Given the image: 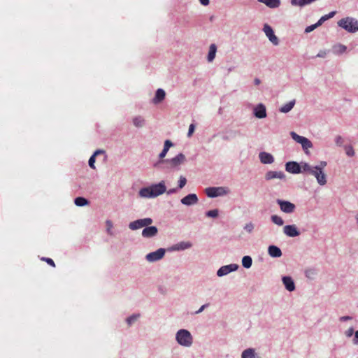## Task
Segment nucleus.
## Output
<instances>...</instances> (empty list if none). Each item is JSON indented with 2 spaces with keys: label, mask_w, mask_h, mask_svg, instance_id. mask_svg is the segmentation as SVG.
Segmentation results:
<instances>
[{
  "label": "nucleus",
  "mask_w": 358,
  "mask_h": 358,
  "mask_svg": "<svg viewBox=\"0 0 358 358\" xmlns=\"http://www.w3.org/2000/svg\"><path fill=\"white\" fill-rule=\"evenodd\" d=\"M302 167L304 173L314 176L320 185L324 186L327 184V174L324 173V171H322L315 166H311L307 162H302Z\"/></svg>",
  "instance_id": "1"
},
{
  "label": "nucleus",
  "mask_w": 358,
  "mask_h": 358,
  "mask_svg": "<svg viewBox=\"0 0 358 358\" xmlns=\"http://www.w3.org/2000/svg\"><path fill=\"white\" fill-rule=\"evenodd\" d=\"M166 192V186L164 182L151 185L150 187L142 188L139 191L141 197L152 198L157 197Z\"/></svg>",
  "instance_id": "2"
},
{
  "label": "nucleus",
  "mask_w": 358,
  "mask_h": 358,
  "mask_svg": "<svg viewBox=\"0 0 358 358\" xmlns=\"http://www.w3.org/2000/svg\"><path fill=\"white\" fill-rule=\"evenodd\" d=\"M338 25L349 33L358 31V20L351 17L342 18L338 22Z\"/></svg>",
  "instance_id": "3"
},
{
  "label": "nucleus",
  "mask_w": 358,
  "mask_h": 358,
  "mask_svg": "<svg viewBox=\"0 0 358 358\" xmlns=\"http://www.w3.org/2000/svg\"><path fill=\"white\" fill-rule=\"evenodd\" d=\"M177 342L182 346L189 347L193 343V338L190 332L186 329H180L176 336Z\"/></svg>",
  "instance_id": "4"
},
{
  "label": "nucleus",
  "mask_w": 358,
  "mask_h": 358,
  "mask_svg": "<svg viewBox=\"0 0 358 358\" xmlns=\"http://www.w3.org/2000/svg\"><path fill=\"white\" fill-rule=\"evenodd\" d=\"M290 136L292 139L294 140L296 143H300L302 146V148L306 154H308V149L312 148L313 145L312 142L306 137L299 136L294 131L290 132Z\"/></svg>",
  "instance_id": "5"
},
{
  "label": "nucleus",
  "mask_w": 358,
  "mask_h": 358,
  "mask_svg": "<svg viewBox=\"0 0 358 358\" xmlns=\"http://www.w3.org/2000/svg\"><path fill=\"white\" fill-rule=\"evenodd\" d=\"M302 162L298 163L296 162H288L285 164V170L293 174H299L301 173H304L303 169L302 167Z\"/></svg>",
  "instance_id": "6"
},
{
  "label": "nucleus",
  "mask_w": 358,
  "mask_h": 358,
  "mask_svg": "<svg viewBox=\"0 0 358 358\" xmlns=\"http://www.w3.org/2000/svg\"><path fill=\"white\" fill-rule=\"evenodd\" d=\"M152 223L151 218L139 219L129 223V227L131 230H136L140 228L148 227Z\"/></svg>",
  "instance_id": "7"
},
{
  "label": "nucleus",
  "mask_w": 358,
  "mask_h": 358,
  "mask_svg": "<svg viewBox=\"0 0 358 358\" xmlns=\"http://www.w3.org/2000/svg\"><path fill=\"white\" fill-rule=\"evenodd\" d=\"M263 31L265 33L266 36L268 37L269 41L275 45H278L279 43V39L275 35L274 31L272 29V27L265 24L264 25Z\"/></svg>",
  "instance_id": "8"
},
{
  "label": "nucleus",
  "mask_w": 358,
  "mask_h": 358,
  "mask_svg": "<svg viewBox=\"0 0 358 358\" xmlns=\"http://www.w3.org/2000/svg\"><path fill=\"white\" fill-rule=\"evenodd\" d=\"M277 203L280 206V210L285 213H292L296 208V206L294 203L287 201L278 199Z\"/></svg>",
  "instance_id": "9"
},
{
  "label": "nucleus",
  "mask_w": 358,
  "mask_h": 358,
  "mask_svg": "<svg viewBox=\"0 0 358 358\" xmlns=\"http://www.w3.org/2000/svg\"><path fill=\"white\" fill-rule=\"evenodd\" d=\"M165 255V250L159 248L155 252H150L146 255V259L150 262L158 261L163 258Z\"/></svg>",
  "instance_id": "10"
},
{
  "label": "nucleus",
  "mask_w": 358,
  "mask_h": 358,
  "mask_svg": "<svg viewBox=\"0 0 358 358\" xmlns=\"http://www.w3.org/2000/svg\"><path fill=\"white\" fill-rule=\"evenodd\" d=\"M253 114L257 118H265L266 117V106L263 103L257 104L254 108Z\"/></svg>",
  "instance_id": "11"
},
{
  "label": "nucleus",
  "mask_w": 358,
  "mask_h": 358,
  "mask_svg": "<svg viewBox=\"0 0 358 358\" xmlns=\"http://www.w3.org/2000/svg\"><path fill=\"white\" fill-rule=\"evenodd\" d=\"M283 232L289 237H296L300 234V232L294 224L285 226Z\"/></svg>",
  "instance_id": "12"
},
{
  "label": "nucleus",
  "mask_w": 358,
  "mask_h": 358,
  "mask_svg": "<svg viewBox=\"0 0 358 358\" xmlns=\"http://www.w3.org/2000/svg\"><path fill=\"white\" fill-rule=\"evenodd\" d=\"M224 192L223 187H208L205 189V193L208 197L213 198L220 196Z\"/></svg>",
  "instance_id": "13"
},
{
  "label": "nucleus",
  "mask_w": 358,
  "mask_h": 358,
  "mask_svg": "<svg viewBox=\"0 0 358 358\" xmlns=\"http://www.w3.org/2000/svg\"><path fill=\"white\" fill-rule=\"evenodd\" d=\"M198 201L196 194H189L181 199V203L185 206H192L197 203Z\"/></svg>",
  "instance_id": "14"
},
{
  "label": "nucleus",
  "mask_w": 358,
  "mask_h": 358,
  "mask_svg": "<svg viewBox=\"0 0 358 358\" xmlns=\"http://www.w3.org/2000/svg\"><path fill=\"white\" fill-rule=\"evenodd\" d=\"M278 178L280 180L285 179V175L282 171H269L265 174V179L270 180L272 179Z\"/></svg>",
  "instance_id": "15"
},
{
  "label": "nucleus",
  "mask_w": 358,
  "mask_h": 358,
  "mask_svg": "<svg viewBox=\"0 0 358 358\" xmlns=\"http://www.w3.org/2000/svg\"><path fill=\"white\" fill-rule=\"evenodd\" d=\"M158 232V229L155 226L146 227L142 231V236L145 238H151L157 235Z\"/></svg>",
  "instance_id": "16"
},
{
  "label": "nucleus",
  "mask_w": 358,
  "mask_h": 358,
  "mask_svg": "<svg viewBox=\"0 0 358 358\" xmlns=\"http://www.w3.org/2000/svg\"><path fill=\"white\" fill-rule=\"evenodd\" d=\"M260 162L264 164H270L274 162L273 155L266 152H261L259 154Z\"/></svg>",
  "instance_id": "17"
},
{
  "label": "nucleus",
  "mask_w": 358,
  "mask_h": 358,
  "mask_svg": "<svg viewBox=\"0 0 358 358\" xmlns=\"http://www.w3.org/2000/svg\"><path fill=\"white\" fill-rule=\"evenodd\" d=\"M185 160V157L183 154L180 153L175 157L172 158L169 163L171 164V166L176 167L183 163Z\"/></svg>",
  "instance_id": "18"
},
{
  "label": "nucleus",
  "mask_w": 358,
  "mask_h": 358,
  "mask_svg": "<svg viewBox=\"0 0 358 358\" xmlns=\"http://www.w3.org/2000/svg\"><path fill=\"white\" fill-rule=\"evenodd\" d=\"M282 282L285 287V288L289 291L292 292L295 289V285L294 280L289 276H284L282 277Z\"/></svg>",
  "instance_id": "19"
},
{
  "label": "nucleus",
  "mask_w": 358,
  "mask_h": 358,
  "mask_svg": "<svg viewBox=\"0 0 358 358\" xmlns=\"http://www.w3.org/2000/svg\"><path fill=\"white\" fill-rule=\"evenodd\" d=\"M268 255L274 258L280 257L282 256L281 250L275 245H270L268 248Z\"/></svg>",
  "instance_id": "20"
},
{
  "label": "nucleus",
  "mask_w": 358,
  "mask_h": 358,
  "mask_svg": "<svg viewBox=\"0 0 358 358\" xmlns=\"http://www.w3.org/2000/svg\"><path fill=\"white\" fill-rule=\"evenodd\" d=\"M166 93L164 90L162 89H158L156 91L155 96L152 100V102L155 104H157L161 103L165 98Z\"/></svg>",
  "instance_id": "21"
},
{
  "label": "nucleus",
  "mask_w": 358,
  "mask_h": 358,
  "mask_svg": "<svg viewBox=\"0 0 358 358\" xmlns=\"http://www.w3.org/2000/svg\"><path fill=\"white\" fill-rule=\"evenodd\" d=\"M241 358H260V357L255 352V349L248 348L242 352Z\"/></svg>",
  "instance_id": "22"
},
{
  "label": "nucleus",
  "mask_w": 358,
  "mask_h": 358,
  "mask_svg": "<svg viewBox=\"0 0 358 358\" xmlns=\"http://www.w3.org/2000/svg\"><path fill=\"white\" fill-rule=\"evenodd\" d=\"M271 8H275L280 6V0H259Z\"/></svg>",
  "instance_id": "23"
},
{
  "label": "nucleus",
  "mask_w": 358,
  "mask_h": 358,
  "mask_svg": "<svg viewBox=\"0 0 358 358\" xmlns=\"http://www.w3.org/2000/svg\"><path fill=\"white\" fill-rule=\"evenodd\" d=\"M294 105H295V100L294 99L292 101H290L285 105L282 106V107H280L279 110L281 113H287L289 112L293 108Z\"/></svg>",
  "instance_id": "24"
},
{
  "label": "nucleus",
  "mask_w": 358,
  "mask_h": 358,
  "mask_svg": "<svg viewBox=\"0 0 358 358\" xmlns=\"http://www.w3.org/2000/svg\"><path fill=\"white\" fill-rule=\"evenodd\" d=\"M216 51H217L216 45L215 44H211L209 48V51H208V57H207V59L209 62H211L214 59V58L215 57Z\"/></svg>",
  "instance_id": "25"
},
{
  "label": "nucleus",
  "mask_w": 358,
  "mask_h": 358,
  "mask_svg": "<svg viewBox=\"0 0 358 358\" xmlns=\"http://www.w3.org/2000/svg\"><path fill=\"white\" fill-rule=\"evenodd\" d=\"M173 145L172 142L170 140H166L164 142V149L159 154V158L162 159L164 158L167 152L169 151V148Z\"/></svg>",
  "instance_id": "26"
},
{
  "label": "nucleus",
  "mask_w": 358,
  "mask_h": 358,
  "mask_svg": "<svg viewBox=\"0 0 358 358\" xmlns=\"http://www.w3.org/2000/svg\"><path fill=\"white\" fill-rule=\"evenodd\" d=\"M103 150H98L94 152V153L90 157V159H89V166L93 169H95V166H94V163H95V157L96 155L101 154V153H103Z\"/></svg>",
  "instance_id": "27"
},
{
  "label": "nucleus",
  "mask_w": 358,
  "mask_h": 358,
  "mask_svg": "<svg viewBox=\"0 0 358 358\" xmlns=\"http://www.w3.org/2000/svg\"><path fill=\"white\" fill-rule=\"evenodd\" d=\"M252 264V259L250 256H244L242 259V265L245 268L251 267Z\"/></svg>",
  "instance_id": "28"
},
{
  "label": "nucleus",
  "mask_w": 358,
  "mask_h": 358,
  "mask_svg": "<svg viewBox=\"0 0 358 358\" xmlns=\"http://www.w3.org/2000/svg\"><path fill=\"white\" fill-rule=\"evenodd\" d=\"M74 203L78 206H84L88 204L89 201L84 197H77L75 199Z\"/></svg>",
  "instance_id": "29"
},
{
  "label": "nucleus",
  "mask_w": 358,
  "mask_h": 358,
  "mask_svg": "<svg viewBox=\"0 0 358 358\" xmlns=\"http://www.w3.org/2000/svg\"><path fill=\"white\" fill-rule=\"evenodd\" d=\"M271 219L274 224L278 226H282L284 224L283 220L278 215H273L271 217Z\"/></svg>",
  "instance_id": "30"
},
{
  "label": "nucleus",
  "mask_w": 358,
  "mask_h": 358,
  "mask_svg": "<svg viewBox=\"0 0 358 358\" xmlns=\"http://www.w3.org/2000/svg\"><path fill=\"white\" fill-rule=\"evenodd\" d=\"M133 123L136 127H141L143 126L144 119L141 116L136 117L133 119Z\"/></svg>",
  "instance_id": "31"
},
{
  "label": "nucleus",
  "mask_w": 358,
  "mask_h": 358,
  "mask_svg": "<svg viewBox=\"0 0 358 358\" xmlns=\"http://www.w3.org/2000/svg\"><path fill=\"white\" fill-rule=\"evenodd\" d=\"M238 268V265L236 264H231L229 265H225V275L227 273L236 271Z\"/></svg>",
  "instance_id": "32"
},
{
  "label": "nucleus",
  "mask_w": 358,
  "mask_h": 358,
  "mask_svg": "<svg viewBox=\"0 0 358 358\" xmlns=\"http://www.w3.org/2000/svg\"><path fill=\"white\" fill-rule=\"evenodd\" d=\"M218 215H219V210L217 209L208 210L206 213V216L207 217L217 218L218 217Z\"/></svg>",
  "instance_id": "33"
},
{
  "label": "nucleus",
  "mask_w": 358,
  "mask_h": 358,
  "mask_svg": "<svg viewBox=\"0 0 358 358\" xmlns=\"http://www.w3.org/2000/svg\"><path fill=\"white\" fill-rule=\"evenodd\" d=\"M191 246L192 244L189 242H181L176 245V249L185 250L187 248H189Z\"/></svg>",
  "instance_id": "34"
},
{
  "label": "nucleus",
  "mask_w": 358,
  "mask_h": 358,
  "mask_svg": "<svg viewBox=\"0 0 358 358\" xmlns=\"http://www.w3.org/2000/svg\"><path fill=\"white\" fill-rule=\"evenodd\" d=\"M106 231H107L108 234H109L110 236H113V232L112 231V229L113 227V222L110 220H106Z\"/></svg>",
  "instance_id": "35"
},
{
  "label": "nucleus",
  "mask_w": 358,
  "mask_h": 358,
  "mask_svg": "<svg viewBox=\"0 0 358 358\" xmlns=\"http://www.w3.org/2000/svg\"><path fill=\"white\" fill-rule=\"evenodd\" d=\"M334 49L336 52L341 54V53H343L345 52L347 48L344 45L339 44V45L335 46Z\"/></svg>",
  "instance_id": "36"
},
{
  "label": "nucleus",
  "mask_w": 358,
  "mask_h": 358,
  "mask_svg": "<svg viewBox=\"0 0 358 358\" xmlns=\"http://www.w3.org/2000/svg\"><path fill=\"white\" fill-rule=\"evenodd\" d=\"M140 317L139 314L133 315L127 319V322L129 325L133 324Z\"/></svg>",
  "instance_id": "37"
},
{
  "label": "nucleus",
  "mask_w": 358,
  "mask_h": 358,
  "mask_svg": "<svg viewBox=\"0 0 358 358\" xmlns=\"http://www.w3.org/2000/svg\"><path fill=\"white\" fill-rule=\"evenodd\" d=\"M345 153L349 157H352L355 155V151L351 145L345 147Z\"/></svg>",
  "instance_id": "38"
},
{
  "label": "nucleus",
  "mask_w": 358,
  "mask_h": 358,
  "mask_svg": "<svg viewBox=\"0 0 358 358\" xmlns=\"http://www.w3.org/2000/svg\"><path fill=\"white\" fill-rule=\"evenodd\" d=\"M244 229L248 233H251L253 231V229H254V224L252 222L248 223L244 227Z\"/></svg>",
  "instance_id": "39"
},
{
  "label": "nucleus",
  "mask_w": 358,
  "mask_h": 358,
  "mask_svg": "<svg viewBox=\"0 0 358 358\" xmlns=\"http://www.w3.org/2000/svg\"><path fill=\"white\" fill-rule=\"evenodd\" d=\"M187 183V180L185 177L180 176L179 180L178 187L182 189Z\"/></svg>",
  "instance_id": "40"
},
{
  "label": "nucleus",
  "mask_w": 358,
  "mask_h": 358,
  "mask_svg": "<svg viewBox=\"0 0 358 358\" xmlns=\"http://www.w3.org/2000/svg\"><path fill=\"white\" fill-rule=\"evenodd\" d=\"M41 259L43 261L45 262L47 264H48L51 266L55 267V264L54 261L52 259L48 258V257H43Z\"/></svg>",
  "instance_id": "41"
},
{
  "label": "nucleus",
  "mask_w": 358,
  "mask_h": 358,
  "mask_svg": "<svg viewBox=\"0 0 358 358\" xmlns=\"http://www.w3.org/2000/svg\"><path fill=\"white\" fill-rule=\"evenodd\" d=\"M336 11H331L329 14L322 16V18H323V20L325 22L326 20L333 17L336 15Z\"/></svg>",
  "instance_id": "42"
},
{
  "label": "nucleus",
  "mask_w": 358,
  "mask_h": 358,
  "mask_svg": "<svg viewBox=\"0 0 358 358\" xmlns=\"http://www.w3.org/2000/svg\"><path fill=\"white\" fill-rule=\"evenodd\" d=\"M336 144L338 146H341L344 142L343 138L341 136H337L335 138Z\"/></svg>",
  "instance_id": "43"
},
{
  "label": "nucleus",
  "mask_w": 358,
  "mask_h": 358,
  "mask_svg": "<svg viewBox=\"0 0 358 358\" xmlns=\"http://www.w3.org/2000/svg\"><path fill=\"white\" fill-rule=\"evenodd\" d=\"M327 162L325 161H321L318 165L315 166V167L320 169L322 171H324V168L327 166Z\"/></svg>",
  "instance_id": "44"
},
{
  "label": "nucleus",
  "mask_w": 358,
  "mask_h": 358,
  "mask_svg": "<svg viewBox=\"0 0 358 358\" xmlns=\"http://www.w3.org/2000/svg\"><path fill=\"white\" fill-rule=\"evenodd\" d=\"M317 27L316 26L315 24H312L310 26H308L306 29H305V32L306 33H310L311 31H313L314 29H315Z\"/></svg>",
  "instance_id": "45"
},
{
  "label": "nucleus",
  "mask_w": 358,
  "mask_h": 358,
  "mask_svg": "<svg viewBox=\"0 0 358 358\" xmlns=\"http://www.w3.org/2000/svg\"><path fill=\"white\" fill-rule=\"evenodd\" d=\"M194 129H195V126L193 124H191L189 127V130H188V133H187V136L189 137H190L192 135V134L194 131Z\"/></svg>",
  "instance_id": "46"
},
{
  "label": "nucleus",
  "mask_w": 358,
  "mask_h": 358,
  "mask_svg": "<svg viewBox=\"0 0 358 358\" xmlns=\"http://www.w3.org/2000/svg\"><path fill=\"white\" fill-rule=\"evenodd\" d=\"M354 334V329L353 327H350V329H348L345 332V334L347 337H351Z\"/></svg>",
  "instance_id": "47"
},
{
  "label": "nucleus",
  "mask_w": 358,
  "mask_h": 358,
  "mask_svg": "<svg viewBox=\"0 0 358 358\" xmlns=\"http://www.w3.org/2000/svg\"><path fill=\"white\" fill-rule=\"evenodd\" d=\"M217 275L222 277L224 275V266H221L217 273Z\"/></svg>",
  "instance_id": "48"
},
{
  "label": "nucleus",
  "mask_w": 358,
  "mask_h": 358,
  "mask_svg": "<svg viewBox=\"0 0 358 358\" xmlns=\"http://www.w3.org/2000/svg\"><path fill=\"white\" fill-rule=\"evenodd\" d=\"M208 303L203 305L197 311H196V314L201 313L206 307L208 306Z\"/></svg>",
  "instance_id": "49"
},
{
  "label": "nucleus",
  "mask_w": 358,
  "mask_h": 358,
  "mask_svg": "<svg viewBox=\"0 0 358 358\" xmlns=\"http://www.w3.org/2000/svg\"><path fill=\"white\" fill-rule=\"evenodd\" d=\"M314 274H315V272H314V271H313V270L310 269V270H307V271H306V277H308V278H310V277H311V275H314Z\"/></svg>",
  "instance_id": "50"
},
{
  "label": "nucleus",
  "mask_w": 358,
  "mask_h": 358,
  "mask_svg": "<svg viewBox=\"0 0 358 358\" xmlns=\"http://www.w3.org/2000/svg\"><path fill=\"white\" fill-rule=\"evenodd\" d=\"M353 343L358 345V330L355 333V338L353 339Z\"/></svg>",
  "instance_id": "51"
},
{
  "label": "nucleus",
  "mask_w": 358,
  "mask_h": 358,
  "mask_svg": "<svg viewBox=\"0 0 358 358\" xmlns=\"http://www.w3.org/2000/svg\"><path fill=\"white\" fill-rule=\"evenodd\" d=\"M352 320V317H350V316H343L340 318V320L341 321H347V320Z\"/></svg>",
  "instance_id": "52"
},
{
  "label": "nucleus",
  "mask_w": 358,
  "mask_h": 358,
  "mask_svg": "<svg viewBox=\"0 0 358 358\" xmlns=\"http://www.w3.org/2000/svg\"><path fill=\"white\" fill-rule=\"evenodd\" d=\"M199 2L203 6H208L209 4V0H199Z\"/></svg>",
  "instance_id": "53"
},
{
  "label": "nucleus",
  "mask_w": 358,
  "mask_h": 358,
  "mask_svg": "<svg viewBox=\"0 0 358 358\" xmlns=\"http://www.w3.org/2000/svg\"><path fill=\"white\" fill-rule=\"evenodd\" d=\"M324 22V20L323 18H320L317 23H315L316 26L318 27L322 24V23Z\"/></svg>",
  "instance_id": "54"
},
{
  "label": "nucleus",
  "mask_w": 358,
  "mask_h": 358,
  "mask_svg": "<svg viewBox=\"0 0 358 358\" xmlns=\"http://www.w3.org/2000/svg\"><path fill=\"white\" fill-rule=\"evenodd\" d=\"M324 22V20L323 18H320L317 23H315L316 26L318 27L322 24V23Z\"/></svg>",
  "instance_id": "55"
},
{
  "label": "nucleus",
  "mask_w": 358,
  "mask_h": 358,
  "mask_svg": "<svg viewBox=\"0 0 358 358\" xmlns=\"http://www.w3.org/2000/svg\"><path fill=\"white\" fill-rule=\"evenodd\" d=\"M254 83L255 85H259L261 83L260 79H259L257 78H255Z\"/></svg>",
  "instance_id": "56"
},
{
  "label": "nucleus",
  "mask_w": 358,
  "mask_h": 358,
  "mask_svg": "<svg viewBox=\"0 0 358 358\" xmlns=\"http://www.w3.org/2000/svg\"><path fill=\"white\" fill-rule=\"evenodd\" d=\"M326 55V52H320V53L317 54V57H324Z\"/></svg>",
  "instance_id": "57"
},
{
  "label": "nucleus",
  "mask_w": 358,
  "mask_h": 358,
  "mask_svg": "<svg viewBox=\"0 0 358 358\" xmlns=\"http://www.w3.org/2000/svg\"><path fill=\"white\" fill-rule=\"evenodd\" d=\"M234 69V67H229V68L228 69V70H227V71H228V73L231 72Z\"/></svg>",
  "instance_id": "58"
},
{
  "label": "nucleus",
  "mask_w": 358,
  "mask_h": 358,
  "mask_svg": "<svg viewBox=\"0 0 358 358\" xmlns=\"http://www.w3.org/2000/svg\"><path fill=\"white\" fill-rule=\"evenodd\" d=\"M173 192V190H170L168 193L169 194V193Z\"/></svg>",
  "instance_id": "59"
},
{
  "label": "nucleus",
  "mask_w": 358,
  "mask_h": 358,
  "mask_svg": "<svg viewBox=\"0 0 358 358\" xmlns=\"http://www.w3.org/2000/svg\"><path fill=\"white\" fill-rule=\"evenodd\" d=\"M357 220H358V218H357Z\"/></svg>",
  "instance_id": "60"
}]
</instances>
